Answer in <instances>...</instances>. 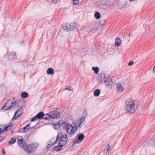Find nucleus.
Wrapping results in <instances>:
<instances>
[{
  "mask_svg": "<svg viewBox=\"0 0 155 155\" xmlns=\"http://www.w3.org/2000/svg\"><path fill=\"white\" fill-rule=\"evenodd\" d=\"M74 125L73 127V129L72 130V133L70 135V137H72L75 134L76 131L77 130L78 127H79L80 128H81L82 126L84 124V122L78 121V120H76L75 121L74 123Z\"/></svg>",
  "mask_w": 155,
  "mask_h": 155,
  "instance_id": "1",
  "label": "nucleus"
},
{
  "mask_svg": "<svg viewBox=\"0 0 155 155\" xmlns=\"http://www.w3.org/2000/svg\"><path fill=\"white\" fill-rule=\"evenodd\" d=\"M38 146V144L36 143L31 144L25 147V150L28 154H31L36 149Z\"/></svg>",
  "mask_w": 155,
  "mask_h": 155,
  "instance_id": "2",
  "label": "nucleus"
},
{
  "mask_svg": "<svg viewBox=\"0 0 155 155\" xmlns=\"http://www.w3.org/2000/svg\"><path fill=\"white\" fill-rule=\"evenodd\" d=\"M140 104V103L139 101L137 100H136L135 101V106L127 107V110L128 112H130L131 113H134L137 109Z\"/></svg>",
  "mask_w": 155,
  "mask_h": 155,
  "instance_id": "3",
  "label": "nucleus"
},
{
  "mask_svg": "<svg viewBox=\"0 0 155 155\" xmlns=\"http://www.w3.org/2000/svg\"><path fill=\"white\" fill-rule=\"evenodd\" d=\"M76 23H73L71 24H66L63 26V28L67 31H72L73 30L77 27Z\"/></svg>",
  "mask_w": 155,
  "mask_h": 155,
  "instance_id": "4",
  "label": "nucleus"
},
{
  "mask_svg": "<svg viewBox=\"0 0 155 155\" xmlns=\"http://www.w3.org/2000/svg\"><path fill=\"white\" fill-rule=\"evenodd\" d=\"M62 136L61 138V139L59 141V144H61L64 146L66 145L68 141V136L66 134H63L62 132Z\"/></svg>",
  "mask_w": 155,
  "mask_h": 155,
  "instance_id": "5",
  "label": "nucleus"
},
{
  "mask_svg": "<svg viewBox=\"0 0 155 155\" xmlns=\"http://www.w3.org/2000/svg\"><path fill=\"white\" fill-rule=\"evenodd\" d=\"M104 79L103 80L104 83L106 84L107 86L111 85L112 83V79L107 74H104Z\"/></svg>",
  "mask_w": 155,
  "mask_h": 155,
  "instance_id": "6",
  "label": "nucleus"
},
{
  "mask_svg": "<svg viewBox=\"0 0 155 155\" xmlns=\"http://www.w3.org/2000/svg\"><path fill=\"white\" fill-rule=\"evenodd\" d=\"M51 119H57L60 117L61 114L58 111L52 110L51 111Z\"/></svg>",
  "mask_w": 155,
  "mask_h": 155,
  "instance_id": "7",
  "label": "nucleus"
},
{
  "mask_svg": "<svg viewBox=\"0 0 155 155\" xmlns=\"http://www.w3.org/2000/svg\"><path fill=\"white\" fill-rule=\"evenodd\" d=\"M11 101L8 100L5 104L4 106L2 107V109L4 110H8L12 107L11 106Z\"/></svg>",
  "mask_w": 155,
  "mask_h": 155,
  "instance_id": "8",
  "label": "nucleus"
},
{
  "mask_svg": "<svg viewBox=\"0 0 155 155\" xmlns=\"http://www.w3.org/2000/svg\"><path fill=\"white\" fill-rule=\"evenodd\" d=\"M64 127L65 128L68 134L70 135L72 133V131L73 129V126L70 124L67 123Z\"/></svg>",
  "mask_w": 155,
  "mask_h": 155,
  "instance_id": "9",
  "label": "nucleus"
},
{
  "mask_svg": "<svg viewBox=\"0 0 155 155\" xmlns=\"http://www.w3.org/2000/svg\"><path fill=\"white\" fill-rule=\"evenodd\" d=\"M18 143L21 147L23 148L24 149L25 148L24 147H25L27 145L26 142L23 140V139L22 137L20 140L18 139Z\"/></svg>",
  "mask_w": 155,
  "mask_h": 155,
  "instance_id": "10",
  "label": "nucleus"
},
{
  "mask_svg": "<svg viewBox=\"0 0 155 155\" xmlns=\"http://www.w3.org/2000/svg\"><path fill=\"white\" fill-rule=\"evenodd\" d=\"M135 100L133 101L131 99H128L127 100V107L135 106Z\"/></svg>",
  "mask_w": 155,
  "mask_h": 155,
  "instance_id": "11",
  "label": "nucleus"
},
{
  "mask_svg": "<svg viewBox=\"0 0 155 155\" xmlns=\"http://www.w3.org/2000/svg\"><path fill=\"white\" fill-rule=\"evenodd\" d=\"M87 111L84 110L82 114L81 118L80 119H78V121L80 122L83 121L84 122L85 120V118L87 117Z\"/></svg>",
  "mask_w": 155,
  "mask_h": 155,
  "instance_id": "12",
  "label": "nucleus"
},
{
  "mask_svg": "<svg viewBox=\"0 0 155 155\" xmlns=\"http://www.w3.org/2000/svg\"><path fill=\"white\" fill-rule=\"evenodd\" d=\"M116 85H117L116 90L117 91L120 92L124 90V87L120 84H116Z\"/></svg>",
  "mask_w": 155,
  "mask_h": 155,
  "instance_id": "13",
  "label": "nucleus"
},
{
  "mask_svg": "<svg viewBox=\"0 0 155 155\" xmlns=\"http://www.w3.org/2000/svg\"><path fill=\"white\" fill-rule=\"evenodd\" d=\"M30 126V124L29 123L26 125L23 128L21 129L19 132L25 133L27 131L28 129H29V127Z\"/></svg>",
  "mask_w": 155,
  "mask_h": 155,
  "instance_id": "14",
  "label": "nucleus"
},
{
  "mask_svg": "<svg viewBox=\"0 0 155 155\" xmlns=\"http://www.w3.org/2000/svg\"><path fill=\"white\" fill-rule=\"evenodd\" d=\"M59 146H56L55 147L53 148L54 150L57 151H59L61 150L62 148V147L64 146L61 144H59Z\"/></svg>",
  "mask_w": 155,
  "mask_h": 155,
  "instance_id": "15",
  "label": "nucleus"
},
{
  "mask_svg": "<svg viewBox=\"0 0 155 155\" xmlns=\"http://www.w3.org/2000/svg\"><path fill=\"white\" fill-rule=\"evenodd\" d=\"M121 41L120 38H117L115 40V45L116 46L118 47L121 44Z\"/></svg>",
  "mask_w": 155,
  "mask_h": 155,
  "instance_id": "16",
  "label": "nucleus"
},
{
  "mask_svg": "<svg viewBox=\"0 0 155 155\" xmlns=\"http://www.w3.org/2000/svg\"><path fill=\"white\" fill-rule=\"evenodd\" d=\"M84 139V135L83 134H80L78 135V140L82 142Z\"/></svg>",
  "mask_w": 155,
  "mask_h": 155,
  "instance_id": "17",
  "label": "nucleus"
},
{
  "mask_svg": "<svg viewBox=\"0 0 155 155\" xmlns=\"http://www.w3.org/2000/svg\"><path fill=\"white\" fill-rule=\"evenodd\" d=\"M47 72L48 74L52 75L54 74V71L52 68H49L47 69Z\"/></svg>",
  "mask_w": 155,
  "mask_h": 155,
  "instance_id": "18",
  "label": "nucleus"
},
{
  "mask_svg": "<svg viewBox=\"0 0 155 155\" xmlns=\"http://www.w3.org/2000/svg\"><path fill=\"white\" fill-rule=\"evenodd\" d=\"M9 57L10 59L12 58V60H13L14 58H16V53L13 51L11 52V54L9 56Z\"/></svg>",
  "mask_w": 155,
  "mask_h": 155,
  "instance_id": "19",
  "label": "nucleus"
},
{
  "mask_svg": "<svg viewBox=\"0 0 155 155\" xmlns=\"http://www.w3.org/2000/svg\"><path fill=\"white\" fill-rule=\"evenodd\" d=\"M20 111V110H18L16 111L15 113L14 116L12 120H15L17 118H18V117L20 115V114H19L17 115L16 117V114H17L18 112L19 111Z\"/></svg>",
  "mask_w": 155,
  "mask_h": 155,
  "instance_id": "20",
  "label": "nucleus"
},
{
  "mask_svg": "<svg viewBox=\"0 0 155 155\" xmlns=\"http://www.w3.org/2000/svg\"><path fill=\"white\" fill-rule=\"evenodd\" d=\"M43 115H44V112H41L39 113L36 115L38 119H40L43 118Z\"/></svg>",
  "mask_w": 155,
  "mask_h": 155,
  "instance_id": "21",
  "label": "nucleus"
},
{
  "mask_svg": "<svg viewBox=\"0 0 155 155\" xmlns=\"http://www.w3.org/2000/svg\"><path fill=\"white\" fill-rule=\"evenodd\" d=\"M51 115L49 114H46L43 115V119L45 120H48L51 119Z\"/></svg>",
  "mask_w": 155,
  "mask_h": 155,
  "instance_id": "22",
  "label": "nucleus"
},
{
  "mask_svg": "<svg viewBox=\"0 0 155 155\" xmlns=\"http://www.w3.org/2000/svg\"><path fill=\"white\" fill-rule=\"evenodd\" d=\"M28 94L26 92H22L21 94V96L22 98H26L28 97Z\"/></svg>",
  "mask_w": 155,
  "mask_h": 155,
  "instance_id": "23",
  "label": "nucleus"
},
{
  "mask_svg": "<svg viewBox=\"0 0 155 155\" xmlns=\"http://www.w3.org/2000/svg\"><path fill=\"white\" fill-rule=\"evenodd\" d=\"M100 93V90L99 89H96L94 92V95L96 97H97L99 95Z\"/></svg>",
  "mask_w": 155,
  "mask_h": 155,
  "instance_id": "24",
  "label": "nucleus"
},
{
  "mask_svg": "<svg viewBox=\"0 0 155 155\" xmlns=\"http://www.w3.org/2000/svg\"><path fill=\"white\" fill-rule=\"evenodd\" d=\"M94 16L95 18L96 19H99L101 17V15L99 12H96L94 13Z\"/></svg>",
  "mask_w": 155,
  "mask_h": 155,
  "instance_id": "25",
  "label": "nucleus"
},
{
  "mask_svg": "<svg viewBox=\"0 0 155 155\" xmlns=\"http://www.w3.org/2000/svg\"><path fill=\"white\" fill-rule=\"evenodd\" d=\"M58 123V124L60 125V127H61L63 125V127H64L65 125H66L67 123L66 122L63 121H60Z\"/></svg>",
  "mask_w": 155,
  "mask_h": 155,
  "instance_id": "26",
  "label": "nucleus"
},
{
  "mask_svg": "<svg viewBox=\"0 0 155 155\" xmlns=\"http://www.w3.org/2000/svg\"><path fill=\"white\" fill-rule=\"evenodd\" d=\"M110 146L109 144L107 145L104 148V153H105L106 152V150H107V151L106 153H107L110 150Z\"/></svg>",
  "mask_w": 155,
  "mask_h": 155,
  "instance_id": "27",
  "label": "nucleus"
},
{
  "mask_svg": "<svg viewBox=\"0 0 155 155\" xmlns=\"http://www.w3.org/2000/svg\"><path fill=\"white\" fill-rule=\"evenodd\" d=\"M92 70L94 71V73L96 74H98V72L99 71V68L98 67H93L92 68Z\"/></svg>",
  "mask_w": 155,
  "mask_h": 155,
  "instance_id": "28",
  "label": "nucleus"
},
{
  "mask_svg": "<svg viewBox=\"0 0 155 155\" xmlns=\"http://www.w3.org/2000/svg\"><path fill=\"white\" fill-rule=\"evenodd\" d=\"M16 141V139L15 138H11V140L8 141V143L10 145H11Z\"/></svg>",
  "mask_w": 155,
  "mask_h": 155,
  "instance_id": "29",
  "label": "nucleus"
},
{
  "mask_svg": "<svg viewBox=\"0 0 155 155\" xmlns=\"http://www.w3.org/2000/svg\"><path fill=\"white\" fill-rule=\"evenodd\" d=\"M12 124L11 123L10 124H9L8 126H5V127L6 130H8L11 128L12 126Z\"/></svg>",
  "mask_w": 155,
  "mask_h": 155,
  "instance_id": "30",
  "label": "nucleus"
},
{
  "mask_svg": "<svg viewBox=\"0 0 155 155\" xmlns=\"http://www.w3.org/2000/svg\"><path fill=\"white\" fill-rule=\"evenodd\" d=\"M53 145H52V143L51 141H49L47 145V148L48 149H49L52 146H53Z\"/></svg>",
  "mask_w": 155,
  "mask_h": 155,
  "instance_id": "31",
  "label": "nucleus"
},
{
  "mask_svg": "<svg viewBox=\"0 0 155 155\" xmlns=\"http://www.w3.org/2000/svg\"><path fill=\"white\" fill-rule=\"evenodd\" d=\"M62 132H61L60 133H59L57 135L55 141L57 142L58 140L60 138L62 137Z\"/></svg>",
  "mask_w": 155,
  "mask_h": 155,
  "instance_id": "32",
  "label": "nucleus"
},
{
  "mask_svg": "<svg viewBox=\"0 0 155 155\" xmlns=\"http://www.w3.org/2000/svg\"><path fill=\"white\" fill-rule=\"evenodd\" d=\"M60 127V125L59 124H58V123H57L55 124L53 126L54 128L56 130L58 129Z\"/></svg>",
  "mask_w": 155,
  "mask_h": 155,
  "instance_id": "33",
  "label": "nucleus"
},
{
  "mask_svg": "<svg viewBox=\"0 0 155 155\" xmlns=\"http://www.w3.org/2000/svg\"><path fill=\"white\" fill-rule=\"evenodd\" d=\"M81 142L78 140H77L76 141H74L72 143V146H74L76 143L79 144Z\"/></svg>",
  "mask_w": 155,
  "mask_h": 155,
  "instance_id": "34",
  "label": "nucleus"
},
{
  "mask_svg": "<svg viewBox=\"0 0 155 155\" xmlns=\"http://www.w3.org/2000/svg\"><path fill=\"white\" fill-rule=\"evenodd\" d=\"M37 119H38L37 118L36 116L35 115L31 119L30 121L31 122H33L36 121Z\"/></svg>",
  "mask_w": 155,
  "mask_h": 155,
  "instance_id": "35",
  "label": "nucleus"
},
{
  "mask_svg": "<svg viewBox=\"0 0 155 155\" xmlns=\"http://www.w3.org/2000/svg\"><path fill=\"white\" fill-rule=\"evenodd\" d=\"M17 104V103L16 101H15L12 102V101H11V106H12V107L15 106Z\"/></svg>",
  "mask_w": 155,
  "mask_h": 155,
  "instance_id": "36",
  "label": "nucleus"
},
{
  "mask_svg": "<svg viewBox=\"0 0 155 155\" xmlns=\"http://www.w3.org/2000/svg\"><path fill=\"white\" fill-rule=\"evenodd\" d=\"M74 5H76L78 3L79 0H73Z\"/></svg>",
  "mask_w": 155,
  "mask_h": 155,
  "instance_id": "37",
  "label": "nucleus"
},
{
  "mask_svg": "<svg viewBox=\"0 0 155 155\" xmlns=\"http://www.w3.org/2000/svg\"><path fill=\"white\" fill-rule=\"evenodd\" d=\"M134 63V61H130L128 63V65L129 66H131Z\"/></svg>",
  "mask_w": 155,
  "mask_h": 155,
  "instance_id": "38",
  "label": "nucleus"
},
{
  "mask_svg": "<svg viewBox=\"0 0 155 155\" xmlns=\"http://www.w3.org/2000/svg\"><path fill=\"white\" fill-rule=\"evenodd\" d=\"M65 89L66 90L71 91L72 90V87H69L66 88Z\"/></svg>",
  "mask_w": 155,
  "mask_h": 155,
  "instance_id": "39",
  "label": "nucleus"
},
{
  "mask_svg": "<svg viewBox=\"0 0 155 155\" xmlns=\"http://www.w3.org/2000/svg\"><path fill=\"white\" fill-rule=\"evenodd\" d=\"M2 153L3 154H5V152L4 150V148H3L2 150Z\"/></svg>",
  "mask_w": 155,
  "mask_h": 155,
  "instance_id": "40",
  "label": "nucleus"
},
{
  "mask_svg": "<svg viewBox=\"0 0 155 155\" xmlns=\"http://www.w3.org/2000/svg\"><path fill=\"white\" fill-rule=\"evenodd\" d=\"M6 130L5 129V127H4L2 129H1V132H2V133L3 132H4Z\"/></svg>",
  "mask_w": 155,
  "mask_h": 155,
  "instance_id": "41",
  "label": "nucleus"
},
{
  "mask_svg": "<svg viewBox=\"0 0 155 155\" xmlns=\"http://www.w3.org/2000/svg\"><path fill=\"white\" fill-rule=\"evenodd\" d=\"M4 137H3L2 136H0V142L2 140H3V139Z\"/></svg>",
  "mask_w": 155,
  "mask_h": 155,
  "instance_id": "42",
  "label": "nucleus"
},
{
  "mask_svg": "<svg viewBox=\"0 0 155 155\" xmlns=\"http://www.w3.org/2000/svg\"><path fill=\"white\" fill-rule=\"evenodd\" d=\"M47 1H48V0H46ZM52 2L54 3H56L58 1V0H52Z\"/></svg>",
  "mask_w": 155,
  "mask_h": 155,
  "instance_id": "43",
  "label": "nucleus"
},
{
  "mask_svg": "<svg viewBox=\"0 0 155 155\" xmlns=\"http://www.w3.org/2000/svg\"><path fill=\"white\" fill-rule=\"evenodd\" d=\"M153 72L155 73V66L154 67L153 69Z\"/></svg>",
  "mask_w": 155,
  "mask_h": 155,
  "instance_id": "44",
  "label": "nucleus"
},
{
  "mask_svg": "<svg viewBox=\"0 0 155 155\" xmlns=\"http://www.w3.org/2000/svg\"><path fill=\"white\" fill-rule=\"evenodd\" d=\"M18 113V114H20V115H21V111L20 110V111H19L17 113V114Z\"/></svg>",
  "mask_w": 155,
  "mask_h": 155,
  "instance_id": "45",
  "label": "nucleus"
},
{
  "mask_svg": "<svg viewBox=\"0 0 155 155\" xmlns=\"http://www.w3.org/2000/svg\"><path fill=\"white\" fill-rule=\"evenodd\" d=\"M34 126H33L32 127H29V129H32L34 128Z\"/></svg>",
  "mask_w": 155,
  "mask_h": 155,
  "instance_id": "46",
  "label": "nucleus"
},
{
  "mask_svg": "<svg viewBox=\"0 0 155 155\" xmlns=\"http://www.w3.org/2000/svg\"><path fill=\"white\" fill-rule=\"evenodd\" d=\"M57 143V142H56V141H55L54 142V143L52 144V145H54L56 143Z\"/></svg>",
  "mask_w": 155,
  "mask_h": 155,
  "instance_id": "47",
  "label": "nucleus"
},
{
  "mask_svg": "<svg viewBox=\"0 0 155 155\" xmlns=\"http://www.w3.org/2000/svg\"><path fill=\"white\" fill-rule=\"evenodd\" d=\"M99 22H100V24L101 25H104V23H101V21H100Z\"/></svg>",
  "mask_w": 155,
  "mask_h": 155,
  "instance_id": "48",
  "label": "nucleus"
},
{
  "mask_svg": "<svg viewBox=\"0 0 155 155\" xmlns=\"http://www.w3.org/2000/svg\"><path fill=\"white\" fill-rule=\"evenodd\" d=\"M12 73L13 74H15L16 73V72H15L14 71H13L12 72Z\"/></svg>",
  "mask_w": 155,
  "mask_h": 155,
  "instance_id": "49",
  "label": "nucleus"
},
{
  "mask_svg": "<svg viewBox=\"0 0 155 155\" xmlns=\"http://www.w3.org/2000/svg\"><path fill=\"white\" fill-rule=\"evenodd\" d=\"M24 41H23V42L21 41V43H22V44H23V43H24Z\"/></svg>",
  "mask_w": 155,
  "mask_h": 155,
  "instance_id": "50",
  "label": "nucleus"
},
{
  "mask_svg": "<svg viewBox=\"0 0 155 155\" xmlns=\"http://www.w3.org/2000/svg\"><path fill=\"white\" fill-rule=\"evenodd\" d=\"M90 28H91V30H92V29H94L93 28H91V27Z\"/></svg>",
  "mask_w": 155,
  "mask_h": 155,
  "instance_id": "51",
  "label": "nucleus"
},
{
  "mask_svg": "<svg viewBox=\"0 0 155 155\" xmlns=\"http://www.w3.org/2000/svg\"><path fill=\"white\" fill-rule=\"evenodd\" d=\"M131 2V1H133V0H129Z\"/></svg>",
  "mask_w": 155,
  "mask_h": 155,
  "instance_id": "52",
  "label": "nucleus"
},
{
  "mask_svg": "<svg viewBox=\"0 0 155 155\" xmlns=\"http://www.w3.org/2000/svg\"><path fill=\"white\" fill-rule=\"evenodd\" d=\"M129 35L130 36V34Z\"/></svg>",
  "mask_w": 155,
  "mask_h": 155,
  "instance_id": "53",
  "label": "nucleus"
}]
</instances>
